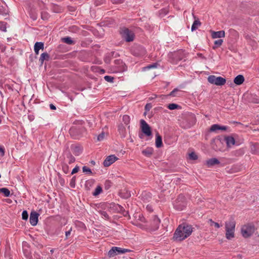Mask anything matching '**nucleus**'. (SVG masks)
<instances>
[{
  "label": "nucleus",
  "mask_w": 259,
  "mask_h": 259,
  "mask_svg": "<svg viewBox=\"0 0 259 259\" xmlns=\"http://www.w3.org/2000/svg\"><path fill=\"white\" fill-rule=\"evenodd\" d=\"M82 171L84 173H87V174H89L90 175H91L92 174L91 169L90 168H89L85 166H84L82 167Z\"/></svg>",
  "instance_id": "obj_33"
},
{
  "label": "nucleus",
  "mask_w": 259,
  "mask_h": 259,
  "mask_svg": "<svg viewBox=\"0 0 259 259\" xmlns=\"http://www.w3.org/2000/svg\"><path fill=\"white\" fill-rule=\"evenodd\" d=\"M254 231V227L253 225L249 224L244 226L241 229V233L242 236L247 238L250 236Z\"/></svg>",
  "instance_id": "obj_7"
},
{
  "label": "nucleus",
  "mask_w": 259,
  "mask_h": 259,
  "mask_svg": "<svg viewBox=\"0 0 259 259\" xmlns=\"http://www.w3.org/2000/svg\"><path fill=\"white\" fill-rule=\"evenodd\" d=\"M22 218L23 220H26L28 218V214L26 210H24L22 213Z\"/></svg>",
  "instance_id": "obj_34"
},
{
  "label": "nucleus",
  "mask_w": 259,
  "mask_h": 259,
  "mask_svg": "<svg viewBox=\"0 0 259 259\" xmlns=\"http://www.w3.org/2000/svg\"><path fill=\"white\" fill-rule=\"evenodd\" d=\"M223 42V40L222 39H218L214 41V46L212 47V49L215 50L216 48L222 46Z\"/></svg>",
  "instance_id": "obj_23"
},
{
  "label": "nucleus",
  "mask_w": 259,
  "mask_h": 259,
  "mask_svg": "<svg viewBox=\"0 0 259 259\" xmlns=\"http://www.w3.org/2000/svg\"><path fill=\"white\" fill-rule=\"evenodd\" d=\"M79 166H76L72 170V172H71V175H73L76 172H77L79 170Z\"/></svg>",
  "instance_id": "obj_43"
},
{
  "label": "nucleus",
  "mask_w": 259,
  "mask_h": 259,
  "mask_svg": "<svg viewBox=\"0 0 259 259\" xmlns=\"http://www.w3.org/2000/svg\"><path fill=\"white\" fill-rule=\"evenodd\" d=\"M63 42H64L66 44H69V45H72L73 43V40L71 39V38L70 37H64L62 39Z\"/></svg>",
  "instance_id": "obj_28"
},
{
  "label": "nucleus",
  "mask_w": 259,
  "mask_h": 259,
  "mask_svg": "<svg viewBox=\"0 0 259 259\" xmlns=\"http://www.w3.org/2000/svg\"><path fill=\"white\" fill-rule=\"evenodd\" d=\"M251 102L255 104H259V99L258 98H253V99H252Z\"/></svg>",
  "instance_id": "obj_44"
},
{
  "label": "nucleus",
  "mask_w": 259,
  "mask_h": 259,
  "mask_svg": "<svg viewBox=\"0 0 259 259\" xmlns=\"http://www.w3.org/2000/svg\"><path fill=\"white\" fill-rule=\"evenodd\" d=\"M179 106L176 104L171 103L168 105L167 108L169 110H174L177 109L179 107Z\"/></svg>",
  "instance_id": "obj_31"
},
{
  "label": "nucleus",
  "mask_w": 259,
  "mask_h": 259,
  "mask_svg": "<svg viewBox=\"0 0 259 259\" xmlns=\"http://www.w3.org/2000/svg\"><path fill=\"white\" fill-rule=\"evenodd\" d=\"M160 221L156 215H152L149 224L148 225L149 228L152 231L157 230L160 225Z\"/></svg>",
  "instance_id": "obj_6"
},
{
  "label": "nucleus",
  "mask_w": 259,
  "mask_h": 259,
  "mask_svg": "<svg viewBox=\"0 0 259 259\" xmlns=\"http://www.w3.org/2000/svg\"><path fill=\"white\" fill-rule=\"evenodd\" d=\"M44 49V44L42 42H36L34 46V51L36 55L39 54L40 50H43Z\"/></svg>",
  "instance_id": "obj_12"
},
{
  "label": "nucleus",
  "mask_w": 259,
  "mask_h": 259,
  "mask_svg": "<svg viewBox=\"0 0 259 259\" xmlns=\"http://www.w3.org/2000/svg\"><path fill=\"white\" fill-rule=\"evenodd\" d=\"M227 129V127L225 126H220L218 124H215L211 125L210 127V131L212 132H214L217 130H221L223 131H225Z\"/></svg>",
  "instance_id": "obj_19"
},
{
  "label": "nucleus",
  "mask_w": 259,
  "mask_h": 259,
  "mask_svg": "<svg viewBox=\"0 0 259 259\" xmlns=\"http://www.w3.org/2000/svg\"><path fill=\"white\" fill-rule=\"evenodd\" d=\"M104 137H105L104 133H102L101 134L99 135V136H98L97 140L98 141H102L104 139Z\"/></svg>",
  "instance_id": "obj_40"
},
{
  "label": "nucleus",
  "mask_w": 259,
  "mask_h": 259,
  "mask_svg": "<svg viewBox=\"0 0 259 259\" xmlns=\"http://www.w3.org/2000/svg\"><path fill=\"white\" fill-rule=\"evenodd\" d=\"M244 81V76L242 75H238L234 78V82L237 85H240L243 83Z\"/></svg>",
  "instance_id": "obj_16"
},
{
  "label": "nucleus",
  "mask_w": 259,
  "mask_h": 259,
  "mask_svg": "<svg viewBox=\"0 0 259 259\" xmlns=\"http://www.w3.org/2000/svg\"><path fill=\"white\" fill-rule=\"evenodd\" d=\"M192 119L195 120L194 116L193 115H191L190 117Z\"/></svg>",
  "instance_id": "obj_49"
},
{
  "label": "nucleus",
  "mask_w": 259,
  "mask_h": 259,
  "mask_svg": "<svg viewBox=\"0 0 259 259\" xmlns=\"http://www.w3.org/2000/svg\"><path fill=\"white\" fill-rule=\"evenodd\" d=\"M254 152V153L259 154V150H255V151Z\"/></svg>",
  "instance_id": "obj_48"
},
{
  "label": "nucleus",
  "mask_w": 259,
  "mask_h": 259,
  "mask_svg": "<svg viewBox=\"0 0 259 259\" xmlns=\"http://www.w3.org/2000/svg\"><path fill=\"white\" fill-rule=\"evenodd\" d=\"M146 209L148 211L151 212V211H152L153 210V208H152V207L151 205H147L146 206Z\"/></svg>",
  "instance_id": "obj_45"
},
{
  "label": "nucleus",
  "mask_w": 259,
  "mask_h": 259,
  "mask_svg": "<svg viewBox=\"0 0 259 259\" xmlns=\"http://www.w3.org/2000/svg\"><path fill=\"white\" fill-rule=\"evenodd\" d=\"M62 170L65 174H68L69 171V168L67 163L63 162L62 164Z\"/></svg>",
  "instance_id": "obj_26"
},
{
  "label": "nucleus",
  "mask_w": 259,
  "mask_h": 259,
  "mask_svg": "<svg viewBox=\"0 0 259 259\" xmlns=\"http://www.w3.org/2000/svg\"><path fill=\"white\" fill-rule=\"evenodd\" d=\"M225 141L228 147H231L235 143V139L231 136H228L225 138Z\"/></svg>",
  "instance_id": "obj_14"
},
{
  "label": "nucleus",
  "mask_w": 259,
  "mask_h": 259,
  "mask_svg": "<svg viewBox=\"0 0 259 259\" xmlns=\"http://www.w3.org/2000/svg\"><path fill=\"white\" fill-rule=\"evenodd\" d=\"M189 157L191 159L196 160L197 159V155L194 152H192L189 154Z\"/></svg>",
  "instance_id": "obj_38"
},
{
  "label": "nucleus",
  "mask_w": 259,
  "mask_h": 259,
  "mask_svg": "<svg viewBox=\"0 0 259 259\" xmlns=\"http://www.w3.org/2000/svg\"><path fill=\"white\" fill-rule=\"evenodd\" d=\"M120 33L121 36L127 42H130L134 40L135 38V34L133 31L128 29L127 28H121Z\"/></svg>",
  "instance_id": "obj_3"
},
{
  "label": "nucleus",
  "mask_w": 259,
  "mask_h": 259,
  "mask_svg": "<svg viewBox=\"0 0 259 259\" xmlns=\"http://www.w3.org/2000/svg\"><path fill=\"white\" fill-rule=\"evenodd\" d=\"M141 199L144 202H148L152 199L151 194L149 192H144L141 194Z\"/></svg>",
  "instance_id": "obj_13"
},
{
  "label": "nucleus",
  "mask_w": 259,
  "mask_h": 259,
  "mask_svg": "<svg viewBox=\"0 0 259 259\" xmlns=\"http://www.w3.org/2000/svg\"><path fill=\"white\" fill-rule=\"evenodd\" d=\"M49 59V55L47 53H43L41 54L39 61L42 65L44 63L45 60H48Z\"/></svg>",
  "instance_id": "obj_21"
},
{
  "label": "nucleus",
  "mask_w": 259,
  "mask_h": 259,
  "mask_svg": "<svg viewBox=\"0 0 259 259\" xmlns=\"http://www.w3.org/2000/svg\"><path fill=\"white\" fill-rule=\"evenodd\" d=\"M200 24H201V23L200 22V21L198 20H195L193 24H192V26L191 27V30L192 31H194L195 30H196V29L198 28V27L200 26Z\"/></svg>",
  "instance_id": "obj_22"
},
{
  "label": "nucleus",
  "mask_w": 259,
  "mask_h": 259,
  "mask_svg": "<svg viewBox=\"0 0 259 259\" xmlns=\"http://www.w3.org/2000/svg\"><path fill=\"white\" fill-rule=\"evenodd\" d=\"M91 163L93 164H95V162L94 161H91Z\"/></svg>",
  "instance_id": "obj_50"
},
{
  "label": "nucleus",
  "mask_w": 259,
  "mask_h": 259,
  "mask_svg": "<svg viewBox=\"0 0 259 259\" xmlns=\"http://www.w3.org/2000/svg\"><path fill=\"white\" fill-rule=\"evenodd\" d=\"M122 120L125 124L128 125L130 122V117L127 115H124L123 116Z\"/></svg>",
  "instance_id": "obj_29"
},
{
  "label": "nucleus",
  "mask_w": 259,
  "mask_h": 259,
  "mask_svg": "<svg viewBox=\"0 0 259 259\" xmlns=\"http://www.w3.org/2000/svg\"><path fill=\"white\" fill-rule=\"evenodd\" d=\"M219 163L220 161L215 158H211L206 161V164L208 167Z\"/></svg>",
  "instance_id": "obj_17"
},
{
  "label": "nucleus",
  "mask_w": 259,
  "mask_h": 259,
  "mask_svg": "<svg viewBox=\"0 0 259 259\" xmlns=\"http://www.w3.org/2000/svg\"><path fill=\"white\" fill-rule=\"evenodd\" d=\"M7 23L5 22L1 21L0 22V29L3 31H7Z\"/></svg>",
  "instance_id": "obj_30"
},
{
  "label": "nucleus",
  "mask_w": 259,
  "mask_h": 259,
  "mask_svg": "<svg viewBox=\"0 0 259 259\" xmlns=\"http://www.w3.org/2000/svg\"><path fill=\"white\" fill-rule=\"evenodd\" d=\"M147 107H148V105H146V106H145V108H146V109H147Z\"/></svg>",
  "instance_id": "obj_51"
},
{
  "label": "nucleus",
  "mask_w": 259,
  "mask_h": 259,
  "mask_svg": "<svg viewBox=\"0 0 259 259\" xmlns=\"http://www.w3.org/2000/svg\"><path fill=\"white\" fill-rule=\"evenodd\" d=\"M99 213L100 215L102 217V218H104L105 219H108L109 216L106 211H100Z\"/></svg>",
  "instance_id": "obj_37"
},
{
  "label": "nucleus",
  "mask_w": 259,
  "mask_h": 259,
  "mask_svg": "<svg viewBox=\"0 0 259 259\" xmlns=\"http://www.w3.org/2000/svg\"><path fill=\"white\" fill-rule=\"evenodd\" d=\"M155 145L157 148H160L162 146V138L158 134L156 135Z\"/></svg>",
  "instance_id": "obj_20"
},
{
  "label": "nucleus",
  "mask_w": 259,
  "mask_h": 259,
  "mask_svg": "<svg viewBox=\"0 0 259 259\" xmlns=\"http://www.w3.org/2000/svg\"><path fill=\"white\" fill-rule=\"evenodd\" d=\"M75 176L72 177L71 180L70 185L72 188H74L75 185Z\"/></svg>",
  "instance_id": "obj_36"
},
{
  "label": "nucleus",
  "mask_w": 259,
  "mask_h": 259,
  "mask_svg": "<svg viewBox=\"0 0 259 259\" xmlns=\"http://www.w3.org/2000/svg\"><path fill=\"white\" fill-rule=\"evenodd\" d=\"M141 127L142 132L147 136H150L151 135V128L148 123L143 119L141 120Z\"/></svg>",
  "instance_id": "obj_8"
},
{
  "label": "nucleus",
  "mask_w": 259,
  "mask_h": 259,
  "mask_svg": "<svg viewBox=\"0 0 259 259\" xmlns=\"http://www.w3.org/2000/svg\"><path fill=\"white\" fill-rule=\"evenodd\" d=\"M71 231H72V227H70L68 231H66L65 232V238H66L65 239H67L69 238V237L70 236V235L71 234Z\"/></svg>",
  "instance_id": "obj_39"
},
{
  "label": "nucleus",
  "mask_w": 259,
  "mask_h": 259,
  "mask_svg": "<svg viewBox=\"0 0 259 259\" xmlns=\"http://www.w3.org/2000/svg\"><path fill=\"white\" fill-rule=\"evenodd\" d=\"M75 161V159L74 157L70 153H68L66 154V158L65 160V161L66 163H68L69 164L74 162Z\"/></svg>",
  "instance_id": "obj_18"
},
{
  "label": "nucleus",
  "mask_w": 259,
  "mask_h": 259,
  "mask_svg": "<svg viewBox=\"0 0 259 259\" xmlns=\"http://www.w3.org/2000/svg\"><path fill=\"white\" fill-rule=\"evenodd\" d=\"M50 109H52V110H56V108L55 107V105H54L53 104H51L50 105Z\"/></svg>",
  "instance_id": "obj_46"
},
{
  "label": "nucleus",
  "mask_w": 259,
  "mask_h": 259,
  "mask_svg": "<svg viewBox=\"0 0 259 259\" xmlns=\"http://www.w3.org/2000/svg\"><path fill=\"white\" fill-rule=\"evenodd\" d=\"M104 79L106 81L109 82H112L113 81V77L111 76H108L106 75L104 76Z\"/></svg>",
  "instance_id": "obj_35"
},
{
  "label": "nucleus",
  "mask_w": 259,
  "mask_h": 259,
  "mask_svg": "<svg viewBox=\"0 0 259 259\" xmlns=\"http://www.w3.org/2000/svg\"><path fill=\"white\" fill-rule=\"evenodd\" d=\"M211 35L212 38H218L224 37L225 36V32L224 30H221L219 31H214L210 30Z\"/></svg>",
  "instance_id": "obj_10"
},
{
  "label": "nucleus",
  "mask_w": 259,
  "mask_h": 259,
  "mask_svg": "<svg viewBox=\"0 0 259 259\" xmlns=\"http://www.w3.org/2000/svg\"><path fill=\"white\" fill-rule=\"evenodd\" d=\"M253 148H259V144H255L254 146H253Z\"/></svg>",
  "instance_id": "obj_47"
},
{
  "label": "nucleus",
  "mask_w": 259,
  "mask_h": 259,
  "mask_svg": "<svg viewBox=\"0 0 259 259\" xmlns=\"http://www.w3.org/2000/svg\"><path fill=\"white\" fill-rule=\"evenodd\" d=\"M118 160V158L114 155H111L106 157L104 160L103 164L105 167H108Z\"/></svg>",
  "instance_id": "obj_9"
},
{
  "label": "nucleus",
  "mask_w": 259,
  "mask_h": 259,
  "mask_svg": "<svg viewBox=\"0 0 259 259\" xmlns=\"http://www.w3.org/2000/svg\"><path fill=\"white\" fill-rule=\"evenodd\" d=\"M5 149L3 146H0V154L2 157L5 155Z\"/></svg>",
  "instance_id": "obj_41"
},
{
  "label": "nucleus",
  "mask_w": 259,
  "mask_h": 259,
  "mask_svg": "<svg viewBox=\"0 0 259 259\" xmlns=\"http://www.w3.org/2000/svg\"><path fill=\"white\" fill-rule=\"evenodd\" d=\"M208 81L209 83L217 85H223L226 83V79L221 76L216 77L214 75H210L208 77Z\"/></svg>",
  "instance_id": "obj_5"
},
{
  "label": "nucleus",
  "mask_w": 259,
  "mask_h": 259,
  "mask_svg": "<svg viewBox=\"0 0 259 259\" xmlns=\"http://www.w3.org/2000/svg\"><path fill=\"white\" fill-rule=\"evenodd\" d=\"M179 92V90L175 89L172 91H171L169 94L170 96L175 97L177 96V93Z\"/></svg>",
  "instance_id": "obj_42"
},
{
  "label": "nucleus",
  "mask_w": 259,
  "mask_h": 259,
  "mask_svg": "<svg viewBox=\"0 0 259 259\" xmlns=\"http://www.w3.org/2000/svg\"><path fill=\"white\" fill-rule=\"evenodd\" d=\"M38 214L35 212H32L30 214L29 221L32 226H35L38 222Z\"/></svg>",
  "instance_id": "obj_11"
},
{
  "label": "nucleus",
  "mask_w": 259,
  "mask_h": 259,
  "mask_svg": "<svg viewBox=\"0 0 259 259\" xmlns=\"http://www.w3.org/2000/svg\"><path fill=\"white\" fill-rule=\"evenodd\" d=\"M235 222L233 220L227 221L225 223L226 237L228 239H231L234 237Z\"/></svg>",
  "instance_id": "obj_2"
},
{
  "label": "nucleus",
  "mask_w": 259,
  "mask_h": 259,
  "mask_svg": "<svg viewBox=\"0 0 259 259\" xmlns=\"http://www.w3.org/2000/svg\"><path fill=\"white\" fill-rule=\"evenodd\" d=\"M193 232L191 225L186 223L180 225L174 235V238L178 241H182L188 237Z\"/></svg>",
  "instance_id": "obj_1"
},
{
  "label": "nucleus",
  "mask_w": 259,
  "mask_h": 259,
  "mask_svg": "<svg viewBox=\"0 0 259 259\" xmlns=\"http://www.w3.org/2000/svg\"><path fill=\"white\" fill-rule=\"evenodd\" d=\"M158 66L159 64L157 63H155L144 67L143 69V70L145 71L146 70H149L150 69L156 68Z\"/></svg>",
  "instance_id": "obj_24"
},
{
  "label": "nucleus",
  "mask_w": 259,
  "mask_h": 259,
  "mask_svg": "<svg viewBox=\"0 0 259 259\" xmlns=\"http://www.w3.org/2000/svg\"><path fill=\"white\" fill-rule=\"evenodd\" d=\"M0 192L3 193L5 197H9L10 195V191L6 188H0Z\"/></svg>",
  "instance_id": "obj_25"
},
{
  "label": "nucleus",
  "mask_w": 259,
  "mask_h": 259,
  "mask_svg": "<svg viewBox=\"0 0 259 259\" xmlns=\"http://www.w3.org/2000/svg\"><path fill=\"white\" fill-rule=\"evenodd\" d=\"M130 251L131 250L128 249L122 248L118 247H112L111 249L108 251V255L109 257H112L118 254L125 253Z\"/></svg>",
  "instance_id": "obj_4"
},
{
  "label": "nucleus",
  "mask_w": 259,
  "mask_h": 259,
  "mask_svg": "<svg viewBox=\"0 0 259 259\" xmlns=\"http://www.w3.org/2000/svg\"><path fill=\"white\" fill-rule=\"evenodd\" d=\"M102 191V189L101 186H97L95 191L93 193V195L95 196L98 195Z\"/></svg>",
  "instance_id": "obj_27"
},
{
  "label": "nucleus",
  "mask_w": 259,
  "mask_h": 259,
  "mask_svg": "<svg viewBox=\"0 0 259 259\" xmlns=\"http://www.w3.org/2000/svg\"><path fill=\"white\" fill-rule=\"evenodd\" d=\"M208 223H209L210 226H214L215 227L217 228H219L220 227V225L216 222H213L211 219H209L208 220Z\"/></svg>",
  "instance_id": "obj_32"
},
{
  "label": "nucleus",
  "mask_w": 259,
  "mask_h": 259,
  "mask_svg": "<svg viewBox=\"0 0 259 259\" xmlns=\"http://www.w3.org/2000/svg\"><path fill=\"white\" fill-rule=\"evenodd\" d=\"M154 150L151 147H147L145 149H144L142 150V154L147 156V157H150L153 153Z\"/></svg>",
  "instance_id": "obj_15"
}]
</instances>
